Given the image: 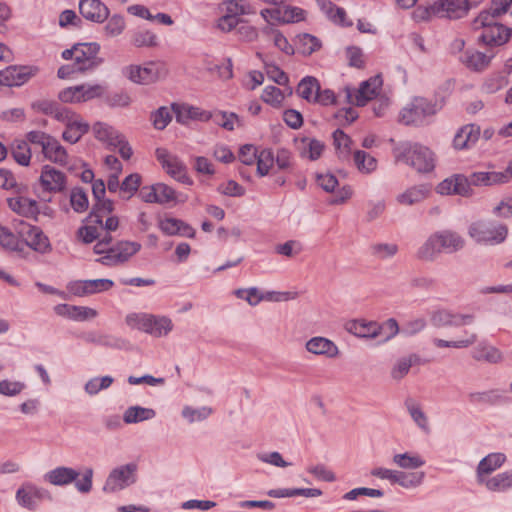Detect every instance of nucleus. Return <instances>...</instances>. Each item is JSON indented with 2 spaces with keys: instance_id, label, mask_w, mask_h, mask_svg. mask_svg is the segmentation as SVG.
Returning a JSON list of instances; mask_svg holds the SVG:
<instances>
[{
  "instance_id": "nucleus-5",
  "label": "nucleus",
  "mask_w": 512,
  "mask_h": 512,
  "mask_svg": "<svg viewBox=\"0 0 512 512\" xmlns=\"http://www.w3.org/2000/svg\"><path fill=\"white\" fill-rule=\"evenodd\" d=\"M137 480V465L128 463L112 469L105 481L103 491L114 493L134 484Z\"/></svg>"
},
{
  "instance_id": "nucleus-3",
  "label": "nucleus",
  "mask_w": 512,
  "mask_h": 512,
  "mask_svg": "<svg viewBox=\"0 0 512 512\" xmlns=\"http://www.w3.org/2000/svg\"><path fill=\"white\" fill-rule=\"evenodd\" d=\"M473 30L482 29L479 43L487 46H501L507 43L512 35V28H508L495 21L489 12H481L472 21Z\"/></svg>"
},
{
  "instance_id": "nucleus-4",
  "label": "nucleus",
  "mask_w": 512,
  "mask_h": 512,
  "mask_svg": "<svg viewBox=\"0 0 512 512\" xmlns=\"http://www.w3.org/2000/svg\"><path fill=\"white\" fill-rule=\"evenodd\" d=\"M468 235L478 244L494 246L505 241L508 228L496 222L477 221L469 226Z\"/></svg>"
},
{
  "instance_id": "nucleus-48",
  "label": "nucleus",
  "mask_w": 512,
  "mask_h": 512,
  "mask_svg": "<svg viewBox=\"0 0 512 512\" xmlns=\"http://www.w3.org/2000/svg\"><path fill=\"white\" fill-rule=\"evenodd\" d=\"M393 463L402 469H417L425 464V461L416 454L400 453L393 456Z\"/></svg>"
},
{
  "instance_id": "nucleus-32",
  "label": "nucleus",
  "mask_w": 512,
  "mask_h": 512,
  "mask_svg": "<svg viewBox=\"0 0 512 512\" xmlns=\"http://www.w3.org/2000/svg\"><path fill=\"white\" fill-rule=\"evenodd\" d=\"M8 205L14 212L25 217H35L38 213L37 202L26 197L9 198Z\"/></svg>"
},
{
  "instance_id": "nucleus-36",
  "label": "nucleus",
  "mask_w": 512,
  "mask_h": 512,
  "mask_svg": "<svg viewBox=\"0 0 512 512\" xmlns=\"http://www.w3.org/2000/svg\"><path fill=\"white\" fill-rule=\"evenodd\" d=\"M461 60L468 68L481 71L488 67L491 56L479 51L468 50L463 54Z\"/></svg>"
},
{
  "instance_id": "nucleus-37",
  "label": "nucleus",
  "mask_w": 512,
  "mask_h": 512,
  "mask_svg": "<svg viewBox=\"0 0 512 512\" xmlns=\"http://www.w3.org/2000/svg\"><path fill=\"white\" fill-rule=\"evenodd\" d=\"M156 412L151 408L141 406H131L127 408L123 414V421L126 424L138 423L154 418Z\"/></svg>"
},
{
  "instance_id": "nucleus-42",
  "label": "nucleus",
  "mask_w": 512,
  "mask_h": 512,
  "mask_svg": "<svg viewBox=\"0 0 512 512\" xmlns=\"http://www.w3.org/2000/svg\"><path fill=\"white\" fill-rule=\"evenodd\" d=\"M319 83L316 78L307 76L303 78L297 87V93L309 102H315L319 90Z\"/></svg>"
},
{
  "instance_id": "nucleus-22",
  "label": "nucleus",
  "mask_w": 512,
  "mask_h": 512,
  "mask_svg": "<svg viewBox=\"0 0 512 512\" xmlns=\"http://www.w3.org/2000/svg\"><path fill=\"white\" fill-rule=\"evenodd\" d=\"M466 180L469 188H471V186H492L507 183L503 171L473 172L468 177L466 176Z\"/></svg>"
},
{
  "instance_id": "nucleus-21",
  "label": "nucleus",
  "mask_w": 512,
  "mask_h": 512,
  "mask_svg": "<svg viewBox=\"0 0 512 512\" xmlns=\"http://www.w3.org/2000/svg\"><path fill=\"white\" fill-rule=\"evenodd\" d=\"M42 153L46 160L55 163L59 166L73 169L72 167L69 166V155L66 149L60 144V142L56 138L53 137L50 140V142L46 143V147Z\"/></svg>"
},
{
  "instance_id": "nucleus-54",
  "label": "nucleus",
  "mask_w": 512,
  "mask_h": 512,
  "mask_svg": "<svg viewBox=\"0 0 512 512\" xmlns=\"http://www.w3.org/2000/svg\"><path fill=\"white\" fill-rule=\"evenodd\" d=\"M261 99L271 105L272 107L279 108L285 99V92L275 86H267L261 95Z\"/></svg>"
},
{
  "instance_id": "nucleus-29",
  "label": "nucleus",
  "mask_w": 512,
  "mask_h": 512,
  "mask_svg": "<svg viewBox=\"0 0 512 512\" xmlns=\"http://www.w3.org/2000/svg\"><path fill=\"white\" fill-rule=\"evenodd\" d=\"M79 473L69 467H57L45 475V479L56 486H63L72 483L77 479Z\"/></svg>"
},
{
  "instance_id": "nucleus-23",
  "label": "nucleus",
  "mask_w": 512,
  "mask_h": 512,
  "mask_svg": "<svg viewBox=\"0 0 512 512\" xmlns=\"http://www.w3.org/2000/svg\"><path fill=\"white\" fill-rule=\"evenodd\" d=\"M506 461L503 453H491L484 457L478 464L476 475L477 482L484 481L488 475L500 468Z\"/></svg>"
},
{
  "instance_id": "nucleus-18",
  "label": "nucleus",
  "mask_w": 512,
  "mask_h": 512,
  "mask_svg": "<svg viewBox=\"0 0 512 512\" xmlns=\"http://www.w3.org/2000/svg\"><path fill=\"white\" fill-rule=\"evenodd\" d=\"M471 314H454L447 310H439L432 315V322L435 326H463L473 322Z\"/></svg>"
},
{
  "instance_id": "nucleus-53",
  "label": "nucleus",
  "mask_w": 512,
  "mask_h": 512,
  "mask_svg": "<svg viewBox=\"0 0 512 512\" xmlns=\"http://www.w3.org/2000/svg\"><path fill=\"white\" fill-rule=\"evenodd\" d=\"M152 316L147 313H130L126 316L125 322L130 328L147 333Z\"/></svg>"
},
{
  "instance_id": "nucleus-35",
  "label": "nucleus",
  "mask_w": 512,
  "mask_h": 512,
  "mask_svg": "<svg viewBox=\"0 0 512 512\" xmlns=\"http://www.w3.org/2000/svg\"><path fill=\"white\" fill-rule=\"evenodd\" d=\"M473 358L477 361L496 364L502 361L503 356L498 348L486 343H480L473 351Z\"/></svg>"
},
{
  "instance_id": "nucleus-51",
  "label": "nucleus",
  "mask_w": 512,
  "mask_h": 512,
  "mask_svg": "<svg viewBox=\"0 0 512 512\" xmlns=\"http://www.w3.org/2000/svg\"><path fill=\"white\" fill-rule=\"evenodd\" d=\"M320 40L311 34H302L298 36V51L309 56L321 48Z\"/></svg>"
},
{
  "instance_id": "nucleus-25",
  "label": "nucleus",
  "mask_w": 512,
  "mask_h": 512,
  "mask_svg": "<svg viewBox=\"0 0 512 512\" xmlns=\"http://www.w3.org/2000/svg\"><path fill=\"white\" fill-rule=\"evenodd\" d=\"M431 187L428 184H420L409 187L400 193L396 200L401 205H414L424 201L430 194Z\"/></svg>"
},
{
  "instance_id": "nucleus-12",
  "label": "nucleus",
  "mask_w": 512,
  "mask_h": 512,
  "mask_svg": "<svg viewBox=\"0 0 512 512\" xmlns=\"http://www.w3.org/2000/svg\"><path fill=\"white\" fill-rule=\"evenodd\" d=\"M36 69L26 66H9L0 71V84L8 87L21 86L26 83Z\"/></svg>"
},
{
  "instance_id": "nucleus-1",
  "label": "nucleus",
  "mask_w": 512,
  "mask_h": 512,
  "mask_svg": "<svg viewBox=\"0 0 512 512\" xmlns=\"http://www.w3.org/2000/svg\"><path fill=\"white\" fill-rule=\"evenodd\" d=\"M100 46L97 43H78L71 49L62 52L65 60L72 62L62 65L57 72L61 79L72 78L75 74L92 71L102 64V58L98 57Z\"/></svg>"
},
{
  "instance_id": "nucleus-26",
  "label": "nucleus",
  "mask_w": 512,
  "mask_h": 512,
  "mask_svg": "<svg viewBox=\"0 0 512 512\" xmlns=\"http://www.w3.org/2000/svg\"><path fill=\"white\" fill-rule=\"evenodd\" d=\"M160 230L166 235H181L185 237H194V229L182 220L176 218H165L159 222Z\"/></svg>"
},
{
  "instance_id": "nucleus-7",
  "label": "nucleus",
  "mask_w": 512,
  "mask_h": 512,
  "mask_svg": "<svg viewBox=\"0 0 512 512\" xmlns=\"http://www.w3.org/2000/svg\"><path fill=\"white\" fill-rule=\"evenodd\" d=\"M155 154L167 174L181 183L192 184V180L186 173V166L178 157L170 154L165 148H157Z\"/></svg>"
},
{
  "instance_id": "nucleus-58",
  "label": "nucleus",
  "mask_w": 512,
  "mask_h": 512,
  "mask_svg": "<svg viewBox=\"0 0 512 512\" xmlns=\"http://www.w3.org/2000/svg\"><path fill=\"white\" fill-rule=\"evenodd\" d=\"M373 256L379 259L391 258L398 252V246L394 243H375L370 247Z\"/></svg>"
},
{
  "instance_id": "nucleus-57",
  "label": "nucleus",
  "mask_w": 512,
  "mask_h": 512,
  "mask_svg": "<svg viewBox=\"0 0 512 512\" xmlns=\"http://www.w3.org/2000/svg\"><path fill=\"white\" fill-rule=\"evenodd\" d=\"M114 379L111 376L94 377L85 384V391L89 395H96L101 390L109 388Z\"/></svg>"
},
{
  "instance_id": "nucleus-28",
  "label": "nucleus",
  "mask_w": 512,
  "mask_h": 512,
  "mask_svg": "<svg viewBox=\"0 0 512 512\" xmlns=\"http://www.w3.org/2000/svg\"><path fill=\"white\" fill-rule=\"evenodd\" d=\"M439 241L436 234H431L425 242L417 249L416 258L425 262L434 261L441 253Z\"/></svg>"
},
{
  "instance_id": "nucleus-17",
  "label": "nucleus",
  "mask_w": 512,
  "mask_h": 512,
  "mask_svg": "<svg viewBox=\"0 0 512 512\" xmlns=\"http://www.w3.org/2000/svg\"><path fill=\"white\" fill-rule=\"evenodd\" d=\"M21 233L25 236L28 246L33 250L40 253H46L49 251V239L39 227L23 225Z\"/></svg>"
},
{
  "instance_id": "nucleus-9",
  "label": "nucleus",
  "mask_w": 512,
  "mask_h": 512,
  "mask_svg": "<svg viewBox=\"0 0 512 512\" xmlns=\"http://www.w3.org/2000/svg\"><path fill=\"white\" fill-rule=\"evenodd\" d=\"M471 9L469 0H438L432 4V11L438 17L457 20L465 17Z\"/></svg>"
},
{
  "instance_id": "nucleus-13",
  "label": "nucleus",
  "mask_w": 512,
  "mask_h": 512,
  "mask_svg": "<svg viewBox=\"0 0 512 512\" xmlns=\"http://www.w3.org/2000/svg\"><path fill=\"white\" fill-rule=\"evenodd\" d=\"M176 121L180 124H187L190 120L208 121L212 118V113L199 107L188 104H173Z\"/></svg>"
},
{
  "instance_id": "nucleus-27",
  "label": "nucleus",
  "mask_w": 512,
  "mask_h": 512,
  "mask_svg": "<svg viewBox=\"0 0 512 512\" xmlns=\"http://www.w3.org/2000/svg\"><path fill=\"white\" fill-rule=\"evenodd\" d=\"M93 132L95 137L108 145L109 147H116L119 143H121V138L123 135H121L115 128L112 126L97 122L93 125Z\"/></svg>"
},
{
  "instance_id": "nucleus-41",
  "label": "nucleus",
  "mask_w": 512,
  "mask_h": 512,
  "mask_svg": "<svg viewBox=\"0 0 512 512\" xmlns=\"http://www.w3.org/2000/svg\"><path fill=\"white\" fill-rule=\"evenodd\" d=\"M354 164L363 174H371L377 169V160L369 153L356 150L353 154Z\"/></svg>"
},
{
  "instance_id": "nucleus-10",
  "label": "nucleus",
  "mask_w": 512,
  "mask_h": 512,
  "mask_svg": "<svg viewBox=\"0 0 512 512\" xmlns=\"http://www.w3.org/2000/svg\"><path fill=\"white\" fill-rule=\"evenodd\" d=\"M40 184L47 192H62L67 184L66 175L51 165H44L40 175Z\"/></svg>"
},
{
  "instance_id": "nucleus-50",
  "label": "nucleus",
  "mask_w": 512,
  "mask_h": 512,
  "mask_svg": "<svg viewBox=\"0 0 512 512\" xmlns=\"http://www.w3.org/2000/svg\"><path fill=\"white\" fill-rule=\"evenodd\" d=\"M113 248L118 254V259H120L123 264L140 251L141 244L134 241H120L113 246Z\"/></svg>"
},
{
  "instance_id": "nucleus-43",
  "label": "nucleus",
  "mask_w": 512,
  "mask_h": 512,
  "mask_svg": "<svg viewBox=\"0 0 512 512\" xmlns=\"http://www.w3.org/2000/svg\"><path fill=\"white\" fill-rule=\"evenodd\" d=\"M93 205L92 211L87 217V222L102 224V218L110 214L114 209V204L111 200L100 199Z\"/></svg>"
},
{
  "instance_id": "nucleus-16",
  "label": "nucleus",
  "mask_w": 512,
  "mask_h": 512,
  "mask_svg": "<svg viewBox=\"0 0 512 512\" xmlns=\"http://www.w3.org/2000/svg\"><path fill=\"white\" fill-rule=\"evenodd\" d=\"M79 11L85 19L97 23L105 21L109 15L108 8L99 0H80Z\"/></svg>"
},
{
  "instance_id": "nucleus-46",
  "label": "nucleus",
  "mask_w": 512,
  "mask_h": 512,
  "mask_svg": "<svg viewBox=\"0 0 512 512\" xmlns=\"http://www.w3.org/2000/svg\"><path fill=\"white\" fill-rule=\"evenodd\" d=\"M333 142L339 158L348 159L351 153V138L341 129H337L333 133Z\"/></svg>"
},
{
  "instance_id": "nucleus-11",
  "label": "nucleus",
  "mask_w": 512,
  "mask_h": 512,
  "mask_svg": "<svg viewBox=\"0 0 512 512\" xmlns=\"http://www.w3.org/2000/svg\"><path fill=\"white\" fill-rule=\"evenodd\" d=\"M436 191L441 195L456 194L464 197H469L473 194L472 188L468 187L466 176L462 174H455L443 180L437 185Z\"/></svg>"
},
{
  "instance_id": "nucleus-30",
  "label": "nucleus",
  "mask_w": 512,
  "mask_h": 512,
  "mask_svg": "<svg viewBox=\"0 0 512 512\" xmlns=\"http://www.w3.org/2000/svg\"><path fill=\"white\" fill-rule=\"evenodd\" d=\"M322 12L335 24L344 27L352 25L351 21H347V15L343 8L336 6L334 3L328 0H317Z\"/></svg>"
},
{
  "instance_id": "nucleus-33",
  "label": "nucleus",
  "mask_w": 512,
  "mask_h": 512,
  "mask_svg": "<svg viewBox=\"0 0 512 512\" xmlns=\"http://www.w3.org/2000/svg\"><path fill=\"white\" fill-rule=\"evenodd\" d=\"M479 484L491 492H504L512 488V471L497 474L493 477H487L484 481H479Z\"/></svg>"
},
{
  "instance_id": "nucleus-59",
  "label": "nucleus",
  "mask_w": 512,
  "mask_h": 512,
  "mask_svg": "<svg viewBox=\"0 0 512 512\" xmlns=\"http://www.w3.org/2000/svg\"><path fill=\"white\" fill-rule=\"evenodd\" d=\"M150 118L155 129L163 130L170 123L172 119V114L169 108L162 106L153 113H151Z\"/></svg>"
},
{
  "instance_id": "nucleus-24",
  "label": "nucleus",
  "mask_w": 512,
  "mask_h": 512,
  "mask_svg": "<svg viewBox=\"0 0 512 512\" xmlns=\"http://www.w3.org/2000/svg\"><path fill=\"white\" fill-rule=\"evenodd\" d=\"M382 86V78L377 75L367 81H364L355 97L357 106H364L369 100L373 99L380 91Z\"/></svg>"
},
{
  "instance_id": "nucleus-45",
  "label": "nucleus",
  "mask_w": 512,
  "mask_h": 512,
  "mask_svg": "<svg viewBox=\"0 0 512 512\" xmlns=\"http://www.w3.org/2000/svg\"><path fill=\"white\" fill-rule=\"evenodd\" d=\"M477 341V334L474 332H468L465 331V335L463 338L454 340V341H447L443 339L435 338L433 340V343L435 346L442 348V347H450V348H467L471 345H473Z\"/></svg>"
},
{
  "instance_id": "nucleus-31",
  "label": "nucleus",
  "mask_w": 512,
  "mask_h": 512,
  "mask_svg": "<svg viewBox=\"0 0 512 512\" xmlns=\"http://www.w3.org/2000/svg\"><path fill=\"white\" fill-rule=\"evenodd\" d=\"M89 130V125L80 120L78 116L69 120L66 124L62 137L66 142L75 144L81 137L86 134Z\"/></svg>"
},
{
  "instance_id": "nucleus-61",
  "label": "nucleus",
  "mask_w": 512,
  "mask_h": 512,
  "mask_svg": "<svg viewBox=\"0 0 512 512\" xmlns=\"http://www.w3.org/2000/svg\"><path fill=\"white\" fill-rule=\"evenodd\" d=\"M211 119H213L217 125L228 131H233L235 129V124L239 123L238 116L235 113L217 112L212 114Z\"/></svg>"
},
{
  "instance_id": "nucleus-55",
  "label": "nucleus",
  "mask_w": 512,
  "mask_h": 512,
  "mask_svg": "<svg viewBox=\"0 0 512 512\" xmlns=\"http://www.w3.org/2000/svg\"><path fill=\"white\" fill-rule=\"evenodd\" d=\"M70 203L75 212L82 213L86 211L89 206L86 192L79 187L73 188L70 193Z\"/></svg>"
},
{
  "instance_id": "nucleus-8",
  "label": "nucleus",
  "mask_w": 512,
  "mask_h": 512,
  "mask_svg": "<svg viewBox=\"0 0 512 512\" xmlns=\"http://www.w3.org/2000/svg\"><path fill=\"white\" fill-rule=\"evenodd\" d=\"M127 77L137 84H151L162 76L163 67L156 62H149L145 65H130L125 70Z\"/></svg>"
},
{
  "instance_id": "nucleus-44",
  "label": "nucleus",
  "mask_w": 512,
  "mask_h": 512,
  "mask_svg": "<svg viewBox=\"0 0 512 512\" xmlns=\"http://www.w3.org/2000/svg\"><path fill=\"white\" fill-rule=\"evenodd\" d=\"M420 358L416 354H411L407 357L399 359L391 370V377L395 380H401L404 378L412 365L419 364Z\"/></svg>"
},
{
  "instance_id": "nucleus-20",
  "label": "nucleus",
  "mask_w": 512,
  "mask_h": 512,
  "mask_svg": "<svg viewBox=\"0 0 512 512\" xmlns=\"http://www.w3.org/2000/svg\"><path fill=\"white\" fill-rule=\"evenodd\" d=\"M440 247L445 253H455L465 246V239L456 231L441 230L435 232Z\"/></svg>"
},
{
  "instance_id": "nucleus-63",
  "label": "nucleus",
  "mask_w": 512,
  "mask_h": 512,
  "mask_svg": "<svg viewBox=\"0 0 512 512\" xmlns=\"http://www.w3.org/2000/svg\"><path fill=\"white\" fill-rule=\"evenodd\" d=\"M409 414L413 421L417 424V426L422 429L424 432H429V423L428 418L425 413L422 411L421 407L417 404H409L407 406Z\"/></svg>"
},
{
  "instance_id": "nucleus-2",
  "label": "nucleus",
  "mask_w": 512,
  "mask_h": 512,
  "mask_svg": "<svg viewBox=\"0 0 512 512\" xmlns=\"http://www.w3.org/2000/svg\"><path fill=\"white\" fill-rule=\"evenodd\" d=\"M396 161L404 162L420 173L433 170L435 158L433 152L418 143L402 142L394 147Z\"/></svg>"
},
{
  "instance_id": "nucleus-40",
  "label": "nucleus",
  "mask_w": 512,
  "mask_h": 512,
  "mask_svg": "<svg viewBox=\"0 0 512 512\" xmlns=\"http://www.w3.org/2000/svg\"><path fill=\"white\" fill-rule=\"evenodd\" d=\"M41 497V491L34 486L28 485L18 489L16 499L18 503L28 509H34L36 499Z\"/></svg>"
},
{
  "instance_id": "nucleus-49",
  "label": "nucleus",
  "mask_w": 512,
  "mask_h": 512,
  "mask_svg": "<svg viewBox=\"0 0 512 512\" xmlns=\"http://www.w3.org/2000/svg\"><path fill=\"white\" fill-rule=\"evenodd\" d=\"M425 473L418 472H402L399 471L398 478L396 479L398 485L406 489H413L419 487L424 480Z\"/></svg>"
},
{
  "instance_id": "nucleus-52",
  "label": "nucleus",
  "mask_w": 512,
  "mask_h": 512,
  "mask_svg": "<svg viewBox=\"0 0 512 512\" xmlns=\"http://www.w3.org/2000/svg\"><path fill=\"white\" fill-rule=\"evenodd\" d=\"M141 184V176L138 173H133L127 176L120 185V197L128 200L138 190Z\"/></svg>"
},
{
  "instance_id": "nucleus-62",
  "label": "nucleus",
  "mask_w": 512,
  "mask_h": 512,
  "mask_svg": "<svg viewBox=\"0 0 512 512\" xmlns=\"http://www.w3.org/2000/svg\"><path fill=\"white\" fill-rule=\"evenodd\" d=\"M306 12L294 6L281 8V23H294L305 19Z\"/></svg>"
},
{
  "instance_id": "nucleus-39",
  "label": "nucleus",
  "mask_w": 512,
  "mask_h": 512,
  "mask_svg": "<svg viewBox=\"0 0 512 512\" xmlns=\"http://www.w3.org/2000/svg\"><path fill=\"white\" fill-rule=\"evenodd\" d=\"M173 329V323L170 318L166 316H155L153 315L150 321V325L147 334L154 337H163L168 335Z\"/></svg>"
},
{
  "instance_id": "nucleus-14",
  "label": "nucleus",
  "mask_w": 512,
  "mask_h": 512,
  "mask_svg": "<svg viewBox=\"0 0 512 512\" xmlns=\"http://www.w3.org/2000/svg\"><path fill=\"white\" fill-rule=\"evenodd\" d=\"M306 350L317 356H324L332 359L336 358L340 351L338 346L328 338L315 336L309 339L305 344Z\"/></svg>"
},
{
  "instance_id": "nucleus-19",
  "label": "nucleus",
  "mask_w": 512,
  "mask_h": 512,
  "mask_svg": "<svg viewBox=\"0 0 512 512\" xmlns=\"http://www.w3.org/2000/svg\"><path fill=\"white\" fill-rule=\"evenodd\" d=\"M346 330L360 338H377L379 337L380 324L375 321L355 319L346 324Z\"/></svg>"
},
{
  "instance_id": "nucleus-34",
  "label": "nucleus",
  "mask_w": 512,
  "mask_h": 512,
  "mask_svg": "<svg viewBox=\"0 0 512 512\" xmlns=\"http://www.w3.org/2000/svg\"><path fill=\"white\" fill-rule=\"evenodd\" d=\"M299 152L301 157L315 161L320 158L324 150V144L314 138H302L299 141Z\"/></svg>"
},
{
  "instance_id": "nucleus-60",
  "label": "nucleus",
  "mask_w": 512,
  "mask_h": 512,
  "mask_svg": "<svg viewBox=\"0 0 512 512\" xmlns=\"http://www.w3.org/2000/svg\"><path fill=\"white\" fill-rule=\"evenodd\" d=\"M131 42L137 48L155 47L157 46V36L150 31H139L134 33Z\"/></svg>"
},
{
  "instance_id": "nucleus-15",
  "label": "nucleus",
  "mask_w": 512,
  "mask_h": 512,
  "mask_svg": "<svg viewBox=\"0 0 512 512\" xmlns=\"http://www.w3.org/2000/svg\"><path fill=\"white\" fill-rule=\"evenodd\" d=\"M480 136V127L467 124L461 127L454 136L453 147L457 150L469 149L476 144Z\"/></svg>"
},
{
  "instance_id": "nucleus-6",
  "label": "nucleus",
  "mask_w": 512,
  "mask_h": 512,
  "mask_svg": "<svg viewBox=\"0 0 512 512\" xmlns=\"http://www.w3.org/2000/svg\"><path fill=\"white\" fill-rule=\"evenodd\" d=\"M435 113V104L424 98H416L410 105L402 109L399 120L405 125H418L423 123L427 116L434 115Z\"/></svg>"
},
{
  "instance_id": "nucleus-56",
  "label": "nucleus",
  "mask_w": 512,
  "mask_h": 512,
  "mask_svg": "<svg viewBox=\"0 0 512 512\" xmlns=\"http://www.w3.org/2000/svg\"><path fill=\"white\" fill-rule=\"evenodd\" d=\"M212 413L213 409L207 406L201 408L185 406L182 410V416L185 419H187L190 423H194L196 421H203L207 419Z\"/></svg>"
},
{
  "instance_id": "nucleus-38",
  "label": "nucleus",
  "mask_w": 512,
  "mask_h": 512,
  "mask_svg": "<svg viewBox=\"0 0 512 512\" xmlns=\"http://www.w3.org/2000/svg\"><path fill=\"white\" fill-rule=\"evenodd\" d=\"M13 159L21 166H28L31 161V149L26 140L17 139L10 147Z\"/></svg>"
},
{
  "instance_id": "nucleus-64",
  "label": "nucleus",
  "mask_w": 512,
  "mask_h": 512,
  "mask_svg": "<svg viewBox=\"0 0 512 512\" xmlns=\"http://www.w3.org/2000/svg\"><path fill=\"white\" fill-rule=\"evenodd\" d=\"M470 399L478 404H495L501 401L502 396L496 390L475 392L470 394Z\"/></svg>"
},
{
  "instance_id": "nucleus-47",
  "label": "nucleus",
  "mask_w": 512,
  "mask_h": 512,
  "mask_svg": "<svg viewBox=\"0 0 512 512\" xmlns=\"http://www.w3.org/2000/svg\"><path fill=\"white\" fill-rule=\"evenodd\" d=\"M257 173L263 177L270 173L274 166V154L271 149H262L257 151Z\"/></svg>"
}]
</instances>
